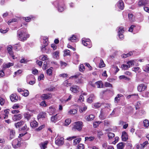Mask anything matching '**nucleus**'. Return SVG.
<instances>
[{
    "mask_svg": "<svg viewBox=\"0 0 149 149\" xmlns=\"http://www.w3.org/2000/svg\"><path fill=\"white\" fill-rule=\"evenodd\" d=\"M17 37L19 40L24 41L27 40L29 37L30 35L25 29L19 30L17 32Z\"/></svg>",
    "mask_w": 149,
    "mask_h": 149,
    "instance_id": "obj_1",
    "label": "nucleus"
},
{
    "mask_svg": "<svg viewBox=\"0 0 149 149\" xmlns=\"http://www.w3.org/2000/svg\"><path fill=\"white\" fill-rule=\"evenodd\" d=\"M64 2L62 0H57L54 3V5L58 6V11L60 12L63 11L64 9Z\"/></svg>",
    "mask_w": 149,
    "mask_h": 149,
    "instance_id": "obj_2",
    "label": "nucleus"
},
{
    "mask_svg": "<svg viewBox=\"0 0 149 149\" xmlns=\"http://www.w3.org/2000/svg\"><path fill=\"white\" fill-rule=\"evenodd\" d=\"M64 139L63 137L57 136L55 138V143L58 146H61L64 143Z\"/></svg>",
    "mask_w": 149,
    "mask_h": 149,
    "instance_id": "obj_3",
    "label": "nucleus"
},
{
    "mask_svg": "<svg viewBox=\"0 0 149 149\" xmlns=\"http://www.w3.org/2000/svg\"><path fill=\"white\" fill-rule=\"evenodd\" d=\"M82 123L81 122L78 121L75 122L73 124V128L76 129L79 131H80L82 129Z\"/></svg>",
    "mask_w": 149,
    "mask_h": 149,
    "instance_id": "obj_4",
    "label": "nucleus"
},
{
    "mask_svg": "<svg viewBox=\"0 0 149 149\" xmlns=\"http://www.w3.org/2000/svg\"><path fill=\"white\" fill-rule=\"evenodd\" d=\"M73 78H78V79L75 80L76 82L78 84H82L83 83V78L81 77V75H75L73 76H71L70 77V79H72Z\"/></svg>",
    "mask_w": 149,
    "mask_h": 149,
    "instance_id": "obj_5",
    "label": "nucleus"
},
{
    "mask_svg": "<svg viewBox=\"0 0 149 149\" xmlns=\"http://www.w3.org/2000/svg\"><path fill=\"white\" fill-rule=\"evenodd\" d=\"M82 42L84 46H87L89 48H91L92 47L91 43L89 39L83 38L82 40Z\"/></svg>",
    "mask_w": 149,
    "mask_h": 149,
    "instance_id": "obj_6",
    "label": "nucleus"
},
{
    "mask_svg": "<svg viewBox=\"0 0 149 149\" xmlns=\"http://www.w3.org/2000/svg\"><path fill=\"white\" fill-rule=\"evenodd\" d=\"M45 42H44L45 45L44 46H42L41 47V50L42 52L43 53H48L47 52H46V50H48V49L46 48V46L48 45V43L47 42V41L48 40L47 38L46 37H45Z\"/></svg>",
    "mask_w": 149,
    "mask_h": 149,
    "instance_id": "obj_7",
    "label": "nucleus"
},
{
    "mask_svg": "<svg viewBox=\"0 0 149 149\" xmlns=\"http://www.w3.org/2000/svg\"><path fill=\"white\" fill-rule=\"evenodd\" d=\"M61 118V117L58 114H56L55 116H52L51 118V121L54 123Z\"/></svg>",
    "mask_w": 149,
    "mask_h": 149,
    "instance_id": "obj_8",
    "label": "nucleus"
},
{
    "mask_svg": "<svg viewBox=\"0 0 149 149\" xmlns=\"http://www.w3.org/2000/svg\"><path fill=\"white\" fill-rule=\"evenodd\" d=\"M147 88V86L143 84H140L137 87L138 91L140 92L143 91Z\"/></svg>",
    "mask_w": 149,
    "mask_h": 149,
    "instance_id": "obj_9",
    "label": "nucleus"
},
{
    "mask_svg": "<svg viewBox=\"0 0 149 149\" xmlns=\"http://www.w3.org/2000/svg\"><path fill=\"white\" fill-rule=\"evenodd\" d=\"M51 95L50 93L44 94L40 96V97L43 100L49 99L51 98Z\"/></svg>",
    "mask_w": 149,
    "mask_h": 149,
    "instance_id": "obj_10",
    "label": "nucleus"
},
{
    "mask_svg": "<svg viewBox=\"0 0 149 149\" xmlns=\"http://www.w3.org/2000/svg\"><path fill=\"white\" fill-rule=\"evenodd\" d=\"M20 142L17 139L14 140L12 143V145L14 148H16L19 145Z\"/></svg>",
    "mask_w": 149,
    "mask_h": 149,
    "instance_id": "obj_11",
    "label": "nucleus"
},
{
    "mask_svg": "<svg viewBox=\"0 0 149 149\" xmlns=\"http://www.w3.org/2000/svg\"><path fill=\"white\" fill-rule=\"evenodd\" d=\"M79 87L76 85L73 86L70 88V90L73 93H77L79 92Z\"/></svg>",
    "mask_w": 149,
    "mask_h": 149,
    "instance_id": "obj_12",
    "label": "nucleus"
},
{
    "mask_svg": "<svg viewBox=\"0 0 149 149\" xmlns=\"http://www.w3.org/2000/svg\"><path fill=\"white\" fill-rule=\"evenodd\" d=\"M48 142L45 141L44 142H41L39 145L41 149H45L47 148V146Z\"/></svg>",
    "mask_w": 149,
    "mask_h": 149,
    "instance_id": "obj_13",
    "label": "nucleus"
},
{
    "mask_svg": "<svg viewBox=\"0 0 149 149\" xmlns=\"http://www.w3.org/2000/svg\"><path fill=\"white\" fill-rule=\"evenodd\" d=\"M10 98L12 102H16L18 99V96L15 94H13L11 95Z\"/></svg>",
    "mask_w": 149,
    "mask_h": 149,
    "instance_id": "obj_14",
    "label": "nucleus"
},
{
    "mask_svg": "<svg viewBox=\"0 0 149 149\" xmlns=\"http://www.w3.org/2000/svg\"><path fill=\"white\" fill-rule=\"evenodd\" d=\"M22 117L21 114L15 115L13 117V119L14 121H17L21 119Z\"/></svg>",
    "mask_w": 149,
    "mask_h": 149,
    "instance_id": "obj_15",
    "label": "nucleus"
},
{
    "mask_svg": "<svg viewBox=\"0 0 149 149\" xmlns=\"http://www.w3.org/2000/svg\"><path fill=\"white\" fill-rule=\"evenodd\" d=\"M7 49L9 54L12 56L13 59H15L16 58L15 57L13 52L12 51V46L11 45L8 46Z\"/></svg>",
    "mask_w": 149,
    "mask_h": 149,
    "instance_id": "obj_16",
    "label": "nucleus"
},
{
    "mask_svg": "<svg viewBox=\"0 0 149 149\" xmlns=\"http://www.w3.org/2000/svg\"><path fill=\"white\" fill-rule=\"evenodd\" d=\"M148 3V0H140L138 2V5L141 6H143Z\"/></svg>",
    "mask_w": 149,
    "mask_h": 149,
    "instance_id": "obj_17",
    "label": "nucleus"
},
{
    "mask_svg": "<svg viewBox=\"0 0 149 149\" xmlns=\"http://www.w3.org/2000/svg\"><path fill=\"white\" fill-rule=\"evenodd\" d=\"M117 6L119 9L123 10L124 8V3L123 1L121 0H119L117 3Z\"/></svg>",
    "mask_w": 149,
    "mask_h": 149,
    "instance_id": "obj_18",
    "label": "nucleus"
},
{
    "mask_svg": "<svg viewBox=\"0 0 149 149\" xmlns=\"http://www.w3.org/2000/svg\"><path fill=\"white\" fill-rule=\"evenodd\" d=\"M122 140L123 141H126L128 139L127 133L125 132H123L122 135Z\"/></svg>",
    "mask_w": 149,
    "mask_h": 149,
    "instance_id": "obj_19",
    "label": "nucleus"
},
{
    "mask_svg": "<svg viewBox=\"0 0 149 149\" xmlns=\"http://www.w3.org/2000/svg\"><path fill=\"white\" fill-rule=\"evenodd\" d=\"M95 116L94 115L91 114L88 116H86L85 118L87 121H89L93 120Z\"/></svg>",
    "mask_w": 149,
    "mask_h": 149,
    "instance_id": "obj_20",
    "label": "nucleus"
},
{
    "mask_svg": "<svg viewBox=\"0 0 149 149\" xmlns=\"http://www.w3.org/2000/svg\"><path fill=\"white\" fill-rule=\"evenodd\" d=\"M46 114L45 112L40 113L38 116V119L41 120L43 118H45Z\"/></svg>",
    "mask_w": 149,
    "mask_h": 149,
    "instance_id": "obj_21",
    "label": "nucleus"
},
{
    "mask_svg": "<svg viewBox=\"0 0 149 149\" xmlns=\"http://www.w3.org/2000/svg\"><path fill=\"white\" fill-rule=\"evenodd\" d=\"M123 95L121 94H118L115 98V102L116 103L120 101V97H123Z\"/></svg>",
    "mask_w": 149,
    "mask_h": 149,
    "instance_id": "obj_22",
    "label": "nucleus"
},
{
    "mask_svg": "<svg viewBox=\"0 0 149 149\" xmlns=\"http://www.w3.org/2000/svg\"><path fill=\"white\" fill-rule=\"evenodd\" d=\"M77 111V109H70L68 112V114L69 115L75 114Z\"/></svg>",
    "mask_w": 149,
    "mask_h": 149,
    "instance_id": "obj_23",
    "label": "nucleus"
},
{
    "mask_svg": "<svg viewBox=\"0 0 149 149\" xmlns=\"http://www.w3.org/2000/svg\"><path fill=\"white\" fill-rule=\"evenodd\" d=\"M94 96L93 94H91L87 99V102L89 103L92 102L94 99Z\"/></svg>",
    "mask_w": 149,
    "mask_h": 149,
    "instance_id": "obj_24",
    "label": "nucleus"
},
{
    "mask_svg": "<svg viewBox=\"0 0 149 149\" xmlns=\"http://www.w3.org/2000/svg\"><path fill=\"white\" fill-rule=\"evenodd\" d=\"M40 59L42 60V61H47L48 60V58L47 56V55H41L39 57Z\"/></svg>",
    "mask_w": 149,
    "mask_h": 149,
    "instance_id": "obj_25",
    "label": "nucleus"
},
{
    "mask_svg": "<svg viewBox=\"0 0 149 149\" xmlns=\"http://www.w3.org/2000/svg\"><path fill=\"white\" fill-rule=\"evenodd\" d=\"M9 109H6L4 110V112L5 114L3 116V118L4 119H7L8 116V114L9 113Z\"/></svg>",
    "mask_w": 149,
    "mask_h": 149,
    "instance_id": "obj_26",
    "label": "nucleus"
},
{
    "mask_svg": "<svg viewBox=\"0 0 149 149\" xmlns=\"http://www.w3.org/2000/svg\"><path fill=\"white\" fill-rule=\"evenodd\" d=\"M24 121H21L19 122L15 123V125L16 128H18L22 126L24 124Z\"/></svg>",
    "mask_w": 149,
    "mask_h": 149,
    "instance_id": "obj_27",
    "label": "nucleus"
},
{
    "mask_svg": "<svg viewBox=\"0 0 149 149\" xmlns=\"http://www.w3.org/2000/svg\"><path fill=\"white\" fill-rule=\"evenodd\" d=\"M38 123L36 121L33 120L30 123L31 126L32 127H37L38 125Z\"/></svg>",
    "mask_w": 149,
    "mask_h": 149,
    "instance_id": "obj_28",
    "label": "nucleus"
},
{
    "mask_svg": "<svg viewBox=\"0 0 149 149\" xmlns=\"http://www.w3.org/2000/svg\"><path fill=\"white\" fill-rule=\"evenodd\" d=\"M136 60H131L127 62V64L128 65H129L130 67L132 65H134L135 64V63H136Z\"/></svg>",
    "mask_w": 149,
    "mask_h": 149,
    "instance_id": "obj_29",
    "label": "nucleus"
},
{
    "mask_svg": "<svg viewBox=\"0 0 149 149\" xmlns=\"http://www.w3.org/2000/svg\"><path fill=\"white\" fill-rule=\"evenodd\" d=\"M15 134V131L13 130H11L10 133V139H12L14 137Z\"/></svg>",
    "mask_w": 149,
    "mask_h": 149,
    "instance_id": "obj_30",
    "label": "nucleus"
},
{
    "mask_svg": "<svg viewBox=\"0 0 149 149\" xmlns=\"http://www.w3.org/2000/svg\"><path fill=\"white\" fill-rule=\"evenodd\" d=\"M95 84L97 85V88H101L102 87L103 84L101 81H98L95 82Z\"/></svg>",
    "mask_w": 149,
    "mask_h": 149,
    "instance_id": "obj_31",
    "label": "nucleus"
},
{
    "mask_svg": "<svg viewBox=\"0 0 149 149\" xmlns=\"http://www.w3.org/2000/svg\"><path fill=\"white\" fill-rule=\"evenodd\" d=\"M124 146V143L123 142L119 143L117 145V147L118 149H123Z\"/></svg>",
    "mask_w": 149,
    "mask_h": 149,
    "instance_id": "obj_32",
    "label": "nucleus"
},
{
    "mask_svg": "<svg viewBox=\"0 0 149 149\" xmlns=\"http://www.w3.org/2000/svg\"><path fill=\"white\" fill-rule=\"evenodd\" d=\"M13 63H9L7 64H4L3 65V68H8L10 66H13Z\"/></svg>",
    "mask_w": 149,
    "mask_h": 149,
    "instance_id": "obj_33",
    "label": "nucleus"
},
{
    "mask_svg": "<svg viewBox=\"0 0 149 149\" xmlns=\"http://www.w3.org/2000/svg\"><path fill=\"white\" fill-rule=\"evenodd\" d=\"M15 49L16 50H19L21 49V45L19 44H16L14 45Z\"/></svg>",
    "mask_w": 149,
    "mask_h": 149,
    "instance_id": "obj_34",
    "label": "nucleus"
},
{
    "mask_svg": "<svg viewBox=\"0 0 149 149\" xmlns=\"http://www.w3.org/2000/svg\"><path fill=\"white\" fill-rule=\"evenodd\" d=\"M81 140V138H79L76 139L74 140L73 144L74 145H76L77 144L79 143Z\"/></svg>",
    "mask_w": 149,
    "mask_h": 149,
    "instance_id": "obj_35",
    "label": "nucleus"
},
{
    "mask_svg": "<svg viewBox=\"0 0 149 149\" xmlns=\"http://www.w3.org/2000/svg\"><path fill=\"white\" fill-rule=\"evenodd\" d=\"M95 137L94 136L86 137H85V141H92L94 140Z\"/></svg>",
    "mask_w": 149,
    "mask_h": 149,
    "instance_id": "obj_36",
    "label": "nucleus"
},
{
    "mask_svg": "<svg viewBox=\"0 0 149 149\" xmlns=\"http://www.w3.org/2000/svg\"><path fill=\"white\" fill-rule=\"evenodd\" d=\"M144 126L146 128L149 125V121L147 120H145L143 122Z\"/></svg>",
    "mask_w": 149,
    "mask_h": 149,
    "instance_id": "obj_37",
    "label": "nucleus"
},
{
    "mask_svg": "<svg viewBox=\"0 0 149 149\" xmlns=\"http://www.w3.org/2000/svg\"><path fill=\"white\" fill-rule=\"evenodd\" d=\"M76 39V37L74 35H72V36L68 38V40L72 42H74L75 41Z\"/></svg>",
    "mask_w": 149,
    "mask_h": 149,
    "instance_id": "obj_38",
    "label": "nucleus"
},
{
    "mask_svg": "<svg viewBox=\"0 0 149 149\" xmlns=\"http://www.w3.org/2000/svg\"><path fill=\"white\" fill-rule=\"evenodd\" d=\"M143 70L145 72H149V65H147L143 67Z\"/></svg>",
    "mask_w": 149,
    "mask_h": 149,
    "instance_id": "obj_39",
    "label": "nucleus"
},
{
    "mask_svg": "<svg viewBox=\"0 0 149 149\" xmlns=\"http://www.w3.org/2000/svg\"><path fill=\"white\" fill-rule=\"evenodd\" d=\"M101 122L96 121L94 122L93 124V127L95 128H96L98 127L99 125L101 123Z\"/></svg>",
    "mask_w": 149,
    "mask_h": 149,
    "instance_id": "obj_40",
    "label": "nucleus"
},
{
    "mask_svg": "<svg viewBox=\"0 0 149 149\" xmlns=\"http://www.w3.org/2000/svg\"><path fill=\"white\" fill-rule=\"evenodd\" d=\"M105 66V64L104 63L103 60L102 59L100 60V63L99 64V67L100 68H102Z\"/></svg>",
    "mask_w": 149,
    "mask_h": 149,
    "instance_id": "obj_41",
    "label": "nucleus"
},
{
    "mask_svg": "<svg viewBox=\"0 0 149 149\" xmlns=\"http://www.w3.org/2000/svg\"><path fill=\"white\" fill-rule=\"evenodd\" d=\"M107 135L109 137V139H112L115 136L114 134L113 133L111 132L108 133Z\"/></svg>",
    "mask_w": 149,
    "mask_h": 149,
    "instance_id": "obj_42",
    "label": "nucleus"
},
{
    "mask_svg": "<svg viewBox=\"0 0 149 149\" xmlns=\"http://www.w3.org/2000/svg\"><path fill=\"white\" fill-rule=\"evenodd\" d=\"M71 122V120L70 118H68L66 119L65 120V122L64 123V125H68Z\"/></svg>",
    "mask_w": 149,
    "mask_h": 149,
    "instance_id": "obj_43",
    "label": "nucleus"
},
{
    "mask_svg": "<svg viewBox=\"0 0 149 149\" xmlns=\"http://www.w3.org/2000/svg\"><path fill=\"white\" fill-rule=\"evenodd\" d=\"M53 56L54 58H56L59 56V52L56 51L53 54Z\"/></svg>",
    "mask_w": 149,
    "mask_h": 149,
    "instance_id": "obj_44",
    "label": "nucleus"
},
{
    "mask_svg": "<svg viewBox=\"0 0 149 149\" xmlns=\"http://www.w3.org/2000/svg\"><path fill=\"white\" fill-rule=\"evenodd\" d=\"M118 33H123L124 32L123 28V27H120L118 29Z\"/></svg>",
    "mask_w": 149,
    "mask_h": 149,
    "instance_id": "obj_45",
    "label": "nucleus"
},
{
    "mask_svg": "<svg viewBox=\"0 0 149 149\" xmlns=\"http://www.w3.org/2000/svg\"><path fill=\"white\" fill-rule=\"evenodd\" d=\"M64 85L68 87L71 86V83H68V81L67 80H66L64 82Z\"/></svg>",
    "mask_w": 149,
    "mask_h": 149,
    "instance_id": "obj_46",
    "label": "nucleus"
},
{
    "mask_svg": "<svg viewBox=\"0 0 149 149\" xmlns=\"http://www.w3.org/2000/svg\"><path fill=\"white\" fill-rule=\"evenodd\" d=\"M52 67H51L49 69L47 70V73L48 75H50L52 74Z\"/></svg>",
    "mask_w": 149,
    "mask_h": 149,
    "instance_id": "obj_47",
    "label": "nucleus"
},
{
    "mask_svg": "<svg viewBox=\"0 0 149 149\" xmlns=\"http://www.w3.org/2000/svg\"><path fill=\"white\" fill-rule=\"evenodd\" d=\"M121 68L123 70H126L129 68L130 67L129 66V65H127L123 64L121 66Z\"/></svg>",
    "mask_w": 149,
    "mask_h": 149,
    "instance_id": "obj_48",
    "label": "nucleus"
},
{
    "mask_svg": "<svg viewBox=\"0 0 149 149\" xmlns=\"http://www.w3.org/2000/svg\"><path fill=\"white\" fill-rule=\"evenodd\" d=\"M119 79H124L125 80H130V79L129 78L127 77L124 75L120 76L119 77Z\"/></svg>",
    "mask_w": 149,
    "mask_h": 149,
    "instance_id": "obj_49",
    "label": "nucleus"
},
{
    "mask_svg": "<svg viewBox=\"0 0 149 149\" xmlns=\"http://www.w3.org/2000/svg\"><path fill=\"white\" fill-rule=\"evenodd\" d=\"M142 95L145 97H149V92L148 91L145 92L143 93Z\"/></svg>",
    "mask_w": 149,
    "mask_h": 149,
    "instance_id": "obj_50",
    "label": "nucleus"
},
{
    "mask_svg": "<svg viewBox=\"0 0 149 149\" xmlns=\"http://www.w3.org/2000/svg\"><path fill=\"white\" fill-rule=\"evenodd\" d=\"M21 94L23 96L26 97L29 95V92L27 90L25 91H24L23 93H21Z\"/></svg>",
    "mask_w": 149,
    "mask_h": 149,
    "instance_id": "obj_51",
    "label": "nucleus"
},
{
    "mask_svg": "<svg viewBox=\"0 0 149 149\" xmlns=\"http://www.w3.org/2000/svg\"><path fill=\"white\" fill-rule=\"evenodd\" d=\"M28 61L24 58H22L20 60V62L21 63H26Z\"/></svg>",
    "mask_w": 149,
    "mask_h": 149,
    "instance_id": "obj_52",
    "label": "nucleus"
},
{
    "mask_svg": "<svg viewBox=\"0 0 149 149\" xmlns=\"http://www.w3.org/2000/svg\"><path fill=\"white\" fill-rule=\"evenodd\" d=\"M128 16L129 19L131 21H133L134 17L132 14H129Z\"/></svg>",
    "mask_w": 149,
    "mask_h": 149,
    "instance_id": "obj_53",
    "label": "nucleus"
},
{
    "mask_svg": "<svg viewBox=\"0 0 149 149\" xmlns=\"http://www.w3.org/2000/svg\"><path fill=\"white\" fill-rule=\"evenodd\" d=\"M19 107V105L18 104H14L12 107L13 109H17Z\"/></svg>",
    "mask_w": 149,
    "mask_h": 149,
    "instance_id": "obj_54",
    "label": "nucleus"
},
{
    "mask_svg": "<svg viewBox=\"0 0 149 149\" xmlns=\"http://www.w3.org/2000/svg\"><path fill=\"white\" fill-rule=\"evenodd\" d=\"M70 51L69 50H66L64 51V56L69 55H70Z\"/></svg>",
    "mask_w": 149,
    "mask_h": 149,
    "instance_id": "obj_55",
    "label": "nucleus"
},
{
    "mask_svg": "<svg viewBox=\"0 0 149 149\" xmlns=\"http://www.w3.org/2000/svg\"><path fill=\"white\" fill-rule=\"evenodd\" d=\"M139 70L140 68L138 67L133 68L132 69V70L135 72H137V71L139 72H140V71Z\"/></svg>",
    "mask_w": 149,
    "mask_h": 149,
    "instance_id": "obj_56",
    "label": "nucleus"
},
{
    "mask_svg": "<svg viewBox=\"0 0 149 149\" xmlns=\"http://www.w3.org/2000/svg\"><path fill=\"white\" fill-rule=\"evenodd\" d=\"M5 102V100L2 97H0V104L1 105H3Z\"/></svg>",
    "mask_w": 149,
    "mask_h": 149,
    "instance_id": "obj_57",
    "label": "nucleus"
},
{
    "mask_svg": "<svg viewBox=\"0 0 149 149\" xmlns=\"http://www.w3.org/2000/svg\"><path fill=\"white\" fill-rule=\"evenodd\" d=\"M40 105L42 106L45 107L47 106V104L45 101H42L40 104Z\"/></svg>",
    "mask_w": 149,
    "mask_h": 149,
    "instance_id": "obj_58",
    "label": "nucleus"
},
{
    "mask_svg": "<svg viewBox=\"0 0 149 149\" xmlns=\"http://www.w3.org/2000/svg\"><path fill=\"white\" fill-rule=\"evenodd\" d=\"M101 104L100 103H95L94 104V106L95 108H98L101 106Z\"/></svg>",
    "mask_w": 149,
    "mask_h": 149,
    "instance_id": "obj_59",
    "label": "nucleus"
},
{
    "mask_svg": "<svg viewBox=\"0 0 149 149\" xmlns=\"http://www.w3.org/2000/svg\"><path fill=\"white\" fill-rule=\"evenodd\" d=\"M136 148L137 149H143L144 148V146L141 144L140 145H137Z\"/></svg>",
    "mask_w": 149,
    "mask_h": 149,
    "instance_id": "obj_60",
    "label": "nucleus"
},
{
    "mask_svg": "<svg viewBox=\"0 0 149 149\" xmlns=\"http://www.w3.org/2000/svg\"><path fill=\"white\" fill-rule=\"evenodd\" d=\"M77 147L78 149H83L84 148V146L82 144H79L77 146Z\"/></svg>",
    "mask_w": 149,
    "mask_h": 149,
    "instance_id": "obj_61",
    "label": "nucleus"
},
{
    "mask_svg": "<svg viewBox=\"0 0 149 149\" xmlns=\"http://www.w3.org/2000/svg\"><path fill=\"white\" fill-rule=\"evenodd\" d=\"M24 20L27 22L30 21L31 20V18L30 17H24L23 18Z\"/></svg>",
    "mask_w": 149,
    "mask_h": 149,
    "instance_id": "obj_62",
    "label": "nucleus"
},
{
    "mask_svg": "<svg viewBox=\"0 0 149 149\" xmlns=\"http://www.w3.org/2000/svg\"><path fill=\"white\" fill-rule=\"evenodd\" d=\"M60 64L61 66L63 68H64V67H65L67 65L66 63L65 62H63L62 61H60Z\"/></svg>",
    "mask_w": 149,
    "mask_h": 149,
    "instance_id": "obj_63",
    "label": "nucleus"
},
{
    "mask_svg": "<svg viewBox=\"0 0 149 149\" xmlns=\"http://www.w3.org/2000/svg\"><path fill=\"white\" fill-rule=\"evenodd\" d=\"M44 78V75L43 74H41L38 77L39 80H43Z\"/></svg>",
    "mask_w": 149,
    "mask_h": 149,
    "instance_id": "obj_64",
    "label": "nucleus"
}]
</instances>
